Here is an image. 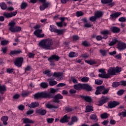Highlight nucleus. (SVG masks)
I'll return each instance as SVG.
<instances>
[{
	"label": "nucleus",
	"instance_id": "nucleus-1",
	"mask_svg": "<svg viewBox=\"0 0 126 126\" xmlns=\"http://www.w3.org/2000/svg\"><path fill=\"white\" fill-rule=\"evenodd\" d=\"M38 46L43 50H54V42L50 38L41 40Z\"/></svg>",
	"mask_w": 126,
	"mask_h": 126
},
{
	"label": "nucleus",
	"instance_id": "nucleus-2",
	"mask_svg": "<svg viewBox=\"0 0 126 126\" xmlns=\"http://www.w3.org/2000/svg\"><path fill=\"white\" fill-rule=\"evenodd\" d=\"M34 99H39V98H54V95L51 93L42 92L34 94Z\"/></svg>",
	"mask_w": 126,
	"mask_h": 126
},
{
	"label": "nucleus",
	"instance_id": "nucleus-3",
	"mask_svg": "<svg viewBox=\"0 0 126 126\" xmlns=\"http://www.w3.org/2000/svg\"><path fill=\"white\" fill-rule=\"evenodd\" d=\"M109 90H110V88L106 89L104 86H98L96 87L95 94L96 95H99V94H103V95H105V94H108Z\"/></svg>",
	"mask_w": 126,
	"mask_h": 126
},
{
	"label": "nucleus",
	"instance_id": "nucleus-4",
	"mask_svg": "<svg viewBox=\"0 0 126 126\" xmlns=\"http://www.w3.org/2000/svg\"><path fill=\"white\" fill-rule=\"evenodd\" d=\"M22 63H23V58L22 57H19L16 59L15 61H14L15 65H16V66H18V67L22 66Z\"/></svg>",
	"mask_w": 126,
	"mask_h": 126
},
{
	"label": "nucleus",
	"instance_id": "nucleus-5",
	"mask_svg": "<svg viewBox=\"0 0 126 126\" xmlns=\"http://www.w3.org/2000/svg\"><path fill=\"white\" fill-rule=\"evenodd\" d=\"M54 99L53 100V103H60L61 101H60L61 99H63V96L62 95V94H58L55 96L53 95Z\"/></svg>",
	"mask_w": 126,
	"mask_h": 126
},
{
	"label": "nucleus",
	"instance_id": "nucleus-6",
	"mask_svg": "<svg viewBox=\"0 0 126 126\" xmlns=\"http://www.w3.org/2000/svg\"><path fill=\"white\" fill-rule=\"evenodd\" d=\"M17 14V11L12 12L11 13H6L4 12L3 14V15L6 18H10L13 16H15Z\"/></svg>",
	"mask_w": 126,
	"mask_h": 126
},
{
	"label": "nucleus",
	"instance_id": "nucleus-7",
	"mask_svg": "<svg viewBox=\"0 0 126 126\" xmlns=\"http://www.w3.org/2000/svg\"><path fill=\"white\" fill-rule=\"evenodd\" d=\"M42 32V30L38 29L34 32L33 34L38 38H43L45 36V34L44 33L41 34Z\"/></svg>",
	"mask_w": 126,
	"mask_h": 126
},
{
	"label": "nucleus",
	"instance_id": "nucleus-8",
	"mask_svg": "<svg viewBox=\"0 0 126 126\" xmlns=\"http://www.w3.org/2000/svg\"><path fill=\"white\" fill-rule=\"evenodd\" d=\"M52 76H54V77L58 78V80L59 81L63 80V73L60 72H54L52 75Z\"/></svg>",
	"mask_w": 126,
	"mask_h": 126
},
{
	"label": "nucleus",
	"instance_id": "nucleus-9",
	"mask_svg": "<svg viewBox=\"0 0 126 126\" xmlns=\"http://www.w3.org/2000/svg\"><path fill=\"white\" fill-rule=\"evenodd\" d=\"M107 75L110 78L111 75H116V68L110 67L108 70Z\"/></svg>",
	"mask_w": 126,
	"mask_h": 126
},
{
	"label": "nucleus",
	"instance_id": "nucleus-10",
	"mask_svg": "<svg viewBox=\"0 0 126 126\" xmlns=\"http://www.w3.org/2000/svg\"><path fill=\"white\" fill-rule=\"evenodd\" d=\"M60 58L59 56L55 54L51 56L48 59V61L50 62V63H53V61H56V62H58L59 60H60Z\"/></svg>",
	"mask_w": 126,
	"mask_h": 126
},
{
	"label": "nucleus",
	"instance_id": "nucleus-11",
	"mask_svg": "<svg viewBox=\"0 0 126 126\" xmlns=\"http://www.w3.org/2000/svg\"><path fill=\"white\" fill-rule=\"evenodd\" d=\"M119 105H120L119 102H118L115 101H110V102H109L108 106L109 108H110V109H112V108H115V107H116V106H119Z\"/></svg>",
	"mask_w": 126,
	"mask_h": 126
},
{
	"label": "nucleus",
	"instance_id": "nucleus-12",
	"mask_svg": "<svg viewBox=\"0 0 126 126\" xmlns=\"http://www.w3.org/2000/svg\"><path fill=\"white\" fill-rule=\"evenodd\" d=\"M80 97L81 99L84 100L86 102H88V103H91L92 102V98L91 96H85V95H80Z\"/></svg>",
	"mask_w": 126,
	"mask_h": 126
},
{
	"label": "nucleus",
	"instance_id": "nucleus-13",
	"mask_svg": "<svg viewBox=\"0 0 126 126\" xmlns=\"http://www.w3.org/2000/svg\"><path fill=\"white\" fill-rule=\"evenodd\" d=\"M69 119H70V117H67V115H65L63 118L61 119L60 123H62V124L68 123V120H69Z\"/></svg>",
	"mask_w": 126,
	"mask_h": 126
},
{
	"label": "nucleus",
	"instance_id": "nucleus-14",
	"mask_svg": "<svg viewBox=\"0 0 126 126\" xmlns=\"http://www.w3.org/2000/svg\"><path fill=\"white\" fill-rule=\"evenodd\" d=\"M78 121V118L76 116H73L71 118V121L68 123V126H72L74 123H76Z\"/></svg>",
	"mask_w": 126,
	"mask_h": 126
},
{
	"label": "nucleus",
	"instance_id": "nucleus-15",
	"mask_svg": "<svg viewBox=\"0 0 126 126\" xmlns=\"http://www.w3.org/2000/svg\"><path fill=\"white\" fill-rule=\"evenodd\" d=\"M36 113H37V114H39L40 116H45V115L47 114V110L42 109H37L36 110Z\"/></svg>",
	"mask_w": 126,
	"mask_h": 126
},
{
	"label": "nucleus",
	"instance_id": "nucleus-16",
	"mask_svg": "<svg viewBox=\"0 0 126 126\" xmlns=\"http://www.w3.org/2000/svg\"><path fill=\"white\" fill-rule=\"evenodd\" d=\"M118 48L119 50H120V51H123V50H125V49H126V44L123 42L118 43Z\"/></svg>",
	"mask_w": 126,
	"mask_h": 126
},
{
	"label": "nucleus",
	"instance_id": "nucleus-17",
	"mask_svg": "<svg viewBox=\"0 0 126 126\" xmlns=\"http://www.w3.org/2000/svg\"><path fill=\"white\" fill-rule=\"evenodd\" d=\"M47 81L49 82L50 86H54L58 84V82L56 81H54V79L52 78L48 79Z\"/></svg>",
	"mask_w": 126,
	"mask_h": 126
},
{
	"label": "nucleus",
	"instance_id": "nucleus-18",
	"mask_svg": "<svg viewBox=\"0 0 126 126\" xmlns=\"http://www.w3.org/2000/svg\"><path fill=\"white\" fill-rule=\"evenodd\" d=\"M111 30L113 33H120V32H121V29L117 27H111Z\"/></svg>",
	"mask_w": 126,
	"mask_h": 126
},
{
	"label": "nucleus",
	"instance_id": "nucleus-19",
	"mask_svg": "<svg viewBox=\"0 0 126 126\" xmlns=\"http://www.w3.org/2000/svg\"><path fill=\"white\" fill-rule=\"evenodd\" d=\"M121 14H122V13L121 12H116L111 14L110 16L112 19H116V18H118V17H119Z\"/></svg>",
	"mask_w": 126,
	"mask_h": 126
},
{
	"label": "nucleus",
	"instance_id": "nucleus-20",
	"mask_svg": "<svg viewBox=\"0 0 126 126\" xmlns=\"http://www.w3.org/2000/svg\"><path fill=\"white\" fill-rule=\"evenodd\" d=\"M24 124H34V121L30 119L29 118H24L23 120Z\"/></svg>",
	"mask_w": 126,
	"mask_h": 126
},
{
	"label": "nucleus",
	"instance_id": "nucleus-21",
	"mask_svg": "<svg viewBox=\"0 0 126 126\" xmlns=\"http://www.w3.org/2000/svg\"><path fill=\"white\" fill-rule=\"evenodd\" d=\"M83 89H85L87 91H91L92 87L88 84H83Z\"/></svg>",
	"mask_w": 126,
	"mask_h": 126
},
{
	"label": "nucleus",
	"instance_id": "nucleus-22",
	"mask_svg": "<svg viewBox=\"0 0 126 126\" xmlns=\"http://www.w3.org/2000/svg\"><path fill=\"white\" fill-rule=\"evenodd\" d=\"M74 87L76 90H81V89H83V84H77L75 85Z\"/></svg>",
	"mask_w": 126,
	"mask_h": 126
},
{
	"label": "nucleus",
	"instance_id": "nucleus-23",
	"mask_svg": "<svg viewBox=\"0 0 126 126\" xmlns=\"http://www.w3.org/2000/svg\"><path fill=\"white\" fill-rule=\"evenodd\" d=\"M99 77H101V78H109V76H108V74L106 72H103L100 74H98Z\"/></svg>",
	"mask_w": 126,
	"mask_h": 126
},
{
	"label": "nucleus",
	"instance_id": "nucleus-24",
	"mask_svg": "<svg viewBox=\"0 0 126 126\" xmlns=\"http://www.w3.org/2000/svg\"><path fill=\"white\" fill-rule=\"evenodd\" d=\"M93 107L91 105H88L86 107V113H90L91 112H93Z\"/></svg>",
	"mask_w": 126,
	"mask_h": 126
},
{
	"label": "nucleus",
	"instance_id": "nucleus-25",
	"mask_svg": "<svg viewBox=\"0 0 126 126\" xmlns=\"http://www.w3.org/2000/svg\"><path fill=\"white\" fill-rule=\"evenodd\" d=\"M46 108H48V109H58L59 108V106H54L53 104H47L46 105Z\"/></svg>",
	"mask_w": 126,
	"mask_h": 126
},
{
	"label": "nucleus",
	"instance_id": "nucleus-26",
	"mask_svg": "<svg viewBox=\"0 0 126 126\" xmlns=\"http://www.w3.org/2000/svg\"><path fill=\"white\" fill-rule=\"evenodd\" d=\"M1 120L3 121V124L4 126L7 125V121H8V117L3 116L1 118Z\"/></svg>",
	"mask_w": 126,
	"mask_h": 126
},
{
	"label": "nucleus",
	"instance_id": "nucleus-27",
	"mask_svg": "<svg viewBox=\"0 0 126 126\" xmlns=\"http://www.w3.org/2000/svg\"><path fill=\"white\" fill-rule=\"evenodd\" d=\"M29 108H36L39 107V103L38 102H32L30 105H29Z\"/></svg>",
	"mask_w": 126,
	"mask_h": 126
},
{
	"label": "nucleus",
	"instance_id": "nucleus-28",
	"mask_svg": "<svg viewBox=\"0 0 126 126\" xmlns=\"http://www.w3.org/2000/svg\"><path fill=\"white\" fill-rule=\"evenodd\" d=\"M20 53H22V51H21V50L11 51L10 53V55H12V56H14L15 55H19Z\"/></svg>",
	"mask_w": 126,
	"mask_h": 126
},
{
	"label": "nucleus",
	"instance_id": "nucleus-29",
	"mask_svg": "<svg viewBox=\"0 0 126 126\" xmlns=\"http://www.w3.org/2000/svg\"><path fill=\"white\" fill-rule=\"evenodd\" d=\"M108 100H109V98L106 97L100 100L99 101V106H102L103 104H105V103H107V102H108Z\"/></svg>",
	"mask_w": 126,
	"mask_h": 126
},
{
	"label": "nucleus",
	"instance_id": "nucleus-30",
	"mask_svg": "<svg viewBox=\"0 0 126 126\" xmlns=\"http://www.w3.org/2000/svg\"><path fill=\"white\" fill-rule=\"evenodd\" d=\"M94 15L96 18H100L103 16V12L101 11H97L94 13Z\"/></svg>",
	"mask_w": 126,
	"mask_h": 126
},
{
	"label": "nucleus",
	"instance_id": "nucleus-31",
	"mask_svg": "<svg viewBox=\"0 0 126 126\" xmlns=\"http://www.w3.org/2000/svg\"><path fill=\"white\" fill-rule=\"evenodd\" d=\"M68 56L69 58H75V57H77V56H78V54H77V53L71 52L69 53Z\"/></svg>",
	"mask_w": 126,
	"mask_h": 126
},
{
	"label": "nucleus",
	"instance_id": "nucleus-32",
	"mask_svg": "<svg viewBox=\"0 0 126 126\" xmlns=\"http://www.w3.org/2000/svg\"><path fill=\"white\" fill-rule=\"evenodd\" d=\"M90 119L91 120H93V121H95V122H97V121H98L97 116L95 114H92L90 117Z\"/></svg>",
	"mask_w": 126,
	"mask_h": 126
},
{
	"label": "nucleus",
	"instance_id": "nucleus-33",
	"mask_svg": "<svg viewBox=\"0 0 126 126\" xmlns=\"http://www.w3.org/2000/svg\"><path fill=\"white\" fill-rule=\"evenodd\" d=\"M0 6L1 8V9H3V10L6 9L7 8V6L6 5V4L4 2H1L0 3Z\"/></svg>",
	"mask_w": 126,
	"mask_h": 126
},
{
	"label": "nucleus",
	"instance_id": "nucleus-34",
	"mask_svg": "<svg viewBox=\"0 0 126 126\" xmlns=\"http://www.w3.org/2000/svg\"><path fill=\"white\" fill-rule=\"evenodd\" d=\"M101 35H111V32L108 30L102 31L100 32Z\"/></svg>",
	"mask_w": 126,
	"mask_h": 126
},
{
	"label": "nucleus",
	"instance_id": "nucleus-35",
	"mask_svg": "<svg viewBox=\"0 0 126 126\" xmlns=\"http://www.w3.org/2000/svg\"><path fill=\"white\" fill-rule=\"evenodd\" d=\"M108 51L103 49H100L99 52L101 54L103 57H106L107 56V53Z\"/></svg>",
	"mask_w": 126,
	"mask_h": 126
},
{
	"label": "nucleus",
	"instance_id": "nucleus-36",
	"mask_svg": "<svg viewBox=\"0 0 126 126\" xmlns=\"http://www.w3.org/2000/svg\"><path fill=\"white\" fill-rule=\"evenodd\" d=\"M85 63L92 65V64H96V62L94 61L91 60H85Z\"/></svg>",
	"mask_w": 126,
	"mask_h": 126
},
{
	"label": "nucleus",
	"instance_id": "nucleus-37",
	"mask_svg": "<svg viewBox=\"0 0 126 126\" xmlns=\"http://www.w3.org/2000/svg\"><path fill=\"white\" fill-rule=\"evenodd\" d=\"M109 116H110V115L108 114V113H104L103 114L100 115V117L101 118V119H108Z\"/></svg>",
	"mask_w": 126,
	"mask_h": 126
},
{
	"label": "nucleus",
	"instance_id": "nucleus-38",
	"mask_svg": "<svg viewBox=\"0 0 126 126\" xmlns=\"http://www.w3.org/2000/svg\"><path fill=\"white\" fill-rule=\"evenodd\" d=\"M50 31H51V32H54L55 33H56V32L57 31V28L53 25H50Z\"/></svg>",
	"mask_w": 126,
	"mask_h": 126
},
{
	"label": "nucleus",
	"instance_id": "nucleus-39",
	"mask_svg": "<svg viewBox=\"0 0 126 126\" xmlns=\"http://www.w3.org/2000/svg\"><path fill=\"white\" fill-rule=\"evenodd\" d=\"M27 6H28V4H27V3H26L25 2H23L21 4V7L22 9H25L26 8V7H27Z\"/></svg>",
	"mask_w": 126,
	"mask_h": 126
},
{
	"label": "nucleus",
	"instance_id": "nucleus-40",
	"mask_svg": "<svg viewBox=\"0 0 126 126\" xmlns=\"http://www.w3.org/2000/svg\"><path fill=\"white\" fill-rule=\"evenodd\" d=\"M55 33H57L58 35H61L63 34V30H56Z\"/></svg>",
	"mask_w": 126,
	"mask_h": 126
},
{
	"label": "nucleus",
	"instance_id": "nucleus-41",
	"mask_svg": "<svg viewBox=\"0 0 126 126\" xmlns=\"http://www.w3.org/2000/svg\"><path fill=\"white\" fill-rule=\"evenodd\" d=\"M118 40L117 39L115 38L112 40V41L109 44V46H114L115 44L117 43Z\"/></svg>",
	"mask_w": 126,
	"mask_h": 126
},
{
	"label": "nucleus",
	"instance_id": "nucleus-42",
	"mask_svg": "<svg viewBox=\"0 0 126 126\" xmlns=\"http://www.w3.org/2000/svg\"><path fill=\"white\" fill-rule=\"evenodd\" d=\"M44 74H47V76H49V77H51L52 75H53V74L51 73V71L50 70H45L44 72Z\"/></svg>",
	"mask_w": 126,
	"mask_h": 126
},
{
	"label": "nucleus",
	"instance_id": "nucleus-43",
	"mask_svg": "<svg viewBox=\"0 0 126 126\" xmlns=\"http://www.w3.org/2000/svg\"><path fill=\"white\" fill-rule=\"evenodd\" d=\"M82 82H88L89 81V78L88 77H84L81 79Z\"/></svg>",
	"mask_w": 126,
	"mask_h": 126
},
{
	"label": "nucleus",
	"instance_id": "nucleus-44",
	"mask_svg": "<svg viewBox=\"0 0 126 126\" xmlns=\"http://www.w3.org/2000/svg\"><path fill=\"white\" fill-rule=\"evenodd\" d=\"M9 43V41L8 40H2L1 41V45L2 46H6V45H7Z\"/></svg>",
	"mask_w": 126,
	"mask_h": 126
},
{
	"label": "nucleus",
	"instance_id": "nucleus-45",
	"mask_svg": "<svg viewBox=\"0 0 126 126\" xmlns=\"http://www.w3.org/2000/svg\"><path fill=\"white\" fill-rule=\"evenodd\" d=\"M40 86L42 88H48V84L47 83L43 82L40 84Z\"/></svg>",
	"mask_w": 126,
	"mask_h": 126
},
{
	"label": "nucleus",
	"instance_id": "nucleus-46",
	"mask_svg": "<svg viewBox=\"0 0 126 126\" xmlns=\"http://www.w3.org/2000/svg\"><path fill=\"white\" fill-rule=\"evenodd\" d=\"M112 1H113V0H101L102 3H104V4L110 3Z\"/></svg>",
	"mask_w": 126,
	"mask_h": 126
},
{
	"label": "nucleus",
	"instance_id": "nucleus-47",
	"mask_svg": "<svg viewBox=\"0 0 126 126\" xmlns=\"http://www.w3.org/2000/svg\"><path fill=\"white\" fill-rule=\"evenodd\" d=\"M90 21H92V22H96V20H97V18L96 16H92L90 18Z\"/></svg>",
	"mask_w": 126,
	"mask_h": 126
},
{
	"label": "nucleus",
	"instance_id": "nucleus-48",
	"mask_svg": "<svg viewBox=\"0 0 126 126\" xmlns=\"http://www.w3.org/2000/svg\"><path fill=\"white\" fill-rule=\"evenodd\" d=\"M95 84H97V85H101L103 83V81L99 79H96L95 80Z\"/></svg>",
	"mask_w": 126,
	"mask_h": 126
},
{
	"label": "nucleus",
	"instance_id": "nucleus-49",
	"mask_svg": "<svg viewBox=\"0 0 126 126\" xmlns=\"http://www.w3.org/2000/svg\"><path fill=\"white\" fill-rule=\"evenodd\" d=\"M82 45L85 47H89V46H90V43L86 41H85L82 42Z\"/></svg>",
	"mask_w": 126,
	"mask_h": 126
},
{
	"label": "nucleus",
	"instance_id": "nucleus-50",
	"mask_svg": "<svg viewBox=\"0 0 126 126\" xmlns=\"http://www.w3.org/2000/svg\"><path fill=\"white\" fill-rule=\"evenodd\" d=\"M6 88L4 86H1L0 84V92L6 91Z\"/></svg>",
	"mask_w": 126,
	"mask_h": 126
},
{
	"label": "nucleus",
	"instance_id": "nucleus-51",
	"mask_svg": "<svg viewBox=\"0 0 126 126\" xmlns=\"http://www.w3.org/2000/svg\"><path fill=\"white\" fill-rule=\"evenodd\" d=\"M57 91H58V90L52 88V89H51L50 93H50L53 95V96H54V94H55V93H56V92H57Z\"/></svg>",
	"mask_w": 126,
	"mask_h": 126
},
{
	"label": "nucleus",
	"instance_id": "nucleus-52",
	"mask_svg": "<svg viewBox=\"0 0 126 126\" xmlns=\"http://www.w3.org/2000/svg\"><path fill=\"white\" fill-rule=\"evenodd\" d=\"M120 82H113L112 86V87H118V86H120Z\"/></svg>",
	"mask_w": 126,
	"mask_h": 126
},
{
	"label": "nucleus",
	"instance_id": "nucleus-53",
	"mask_svg": "<svg viewBox=\"0 0 126 126\" xmlns=\"http://www.w3.org/2000/svg\"><path fill=\"white\" fill-rule=\"evenodd\" d=\"M84 27L86 28H90L92 27V25L90 23H87L84 24Z\"/></svg>",
	"mask_w": 126,
	"mask_h": 126
},
{
	"label": "nucleus",
	"instance_id": "nucleus-54",
	"mask_svg": "<svg viewBox=\"0 0 126 126\" xmlns=\"http://www.w3.org/2000/svg\"><path fill=\"white\" fill-rule=\"evenodd\" d=\"M124 93H125V91L124 90H120V91H119L117 92V94L119 96H122V95H123V94H124Z\"/></svg>",
	"mask_w": 126,
	"mask_h": 126
},
{
	"label": "nucleus",
	"instance_id": "nucleus-55",
	"mask_svg": "<svg viewBox=\"0 0 126 126\" xmlns=\"http://www.w3.org/2000/svg\"><path fill=\"white\" fill-rule=\"evenodd\" d=\"M119 21L120 22H126V18L125 17H122L119 19Z\"/></svg>",
	"mask_w": 126,
	"mask_h": 126
},
{
	"label": "nucleus",
	"instance_id": "nucleus-56",
	"mask_svg": "<svg viewBox=\"0 0 126 126\" xmlns=\"http://www.w3.org/2000/svg\"><path fill=\"white\" fill-rule=\"evenodd\" d=\"M71 80L74 84L78 83L77 80L74 77H71Z\"/></svg>",
	"mask_w": 126,
	"mask_h": 126
},
{
	"label": "nucleus",
	"instance_id": "nucleus-57",
	"mask_svg": "<svg viewBox=\"0 0 126 126\" xmlns=\"http://www.w3.org/2000/svg\"><path fill=\"white\" fill-rule=\"evenodd\" d=\"M76 15L78 17H79V16H82V15H83V12H82V11H77L76 12Z\"/></svg>",
	"mask_w": 126,
	"mask_h": 126
},
{
	"label": "nucleus",
	"instance_id": "nucleus-58",
	"mask_svg": "<svg viewBox=\"0 0 126 126\" xmlns=\"http://www.w3.org/2000/svg\"><path fill=\"white\" fill-rule=\"evenodd\" d=\"M0 51L1 52H2L3 54H6V52H7V47L2 48Z\"/></svg>",
	"mask_w": 126,
	"mask_h": 126
},
{
	"label": "nucleus",
	"instance_id": "nucleus-59",
	"mask_svg": "<svg viewBox=\"0 0 126 126\" xmlns=\"http://www.w3.org/2000/svg\"><path fill=\"white\" fill-rule=\"evenodd\" d=\"M121 71H122V68L119 67H116V68H115V73L116 72L118 73V72H121Z\"/></svg>",
	"mask_w": 126,
	"mask_h": 126
},
{
	"label": "nucleus",
	"instance_id": "nucleus-60",
	"mask_svg": "<svg viewBox=\"0 0 126 126\" xmlns=\"http://www.w3.org/2000/svg\"><path fill=\"white\" fill-rule=\"evenodd\" d=\"M54 118H47V122L49 123V124H52L53 122H54Z\"/></svg>",
	"mask_w": 126,
	"mask_h": 126
},
{
	"label": "nucleus",
	"instance_id": "nucleus-61",
	"mask_svg": "<svg viewBox=\"0 0 126 126\" xmlns=\"http://www.w3.org/2000/svg\"><path fill=\"white\" fill-rule=\"evenodd\" d=\"M19 31H21V27H15V32H19Z\"/></svg>",
	"mask_w": 126,
	"mask_h": 126
},
{
	"label": "nucleus",
	"instance_id": "nucleus-62",
	"mask_svg": "<svg viewBox=\"0 0 126 126\" xmlns=\"http://www.w3.org/2000/svg\"><path fill=\"white\" fill-rule=\"evenodd\" d=\"M15 22H11L9 23L8 26H10V27H14V26H15Z\"/></svg>",
	"mask_w": 126,
	"mask_h": 126
},
{
	"label": "nucleus",
	"instance_id": "nucleus-63",
	"mask_svg": "<svg viewBox=\"0 0 126 126\" xmlns=\"http://www.w3.org/2000/svg\"><path fill=\"white\" fill-rule=\"evenodd\" d=\"M51 4V3L50 2H45L43 3L42 5H43L44 7L45 8H47V7H48L49 6V5H50Z\"/></svg>",
	"mask_w": 126,
	"mask_h": 126
},
{
	"label": "nucleus",
	"instance_id": "nucleus-64",
	"mask_svg": "<svg viewBox=\"0 0 126 126\" xmlns=\"http://www.w3.org/2000/svg\"><path fill=\"white\" fill-rule=\"evenodd\" d=\"M120 85H123V86H126V81H122L119 82Z\"/></svg>",
	"mask_w": 126,
	"mask_h": 126
}]
</instances>
